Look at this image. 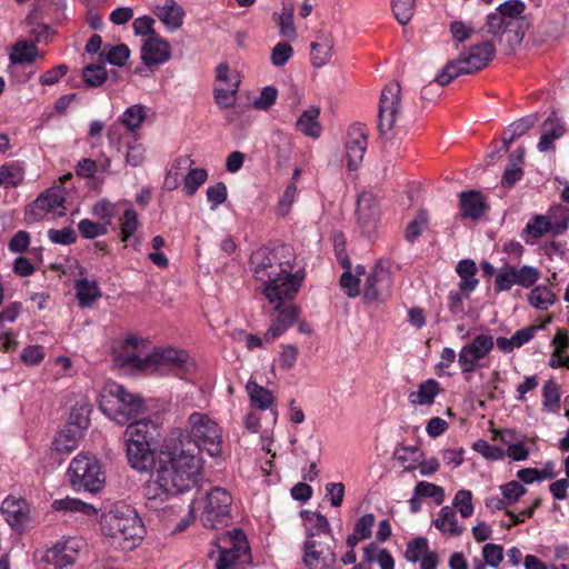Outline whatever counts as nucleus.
<instances>
[{
  "instance_id": "f257e3e1",
  "label": "nucleus",
  "mask_w": 569,
  "mask_h": 569,
  "mask_svg": "<svg viewBox=\"0 0 569 569\" xmlns=\"http://www.w3.org/2000/svg\"><path fill=\"white\" fill-rule=\"evenodd\" d=\"M203 459L197 446L184 439L178 429L171 433L161 452L158 467L143 486L150 507L164 501L170 495L190 491L202 477Z\"/></svg>"
},
{
  "instance_id": "f03ea898",
  "label": "nucleus",
  "mask_w": 569,
  "mask_h": 569,
  "mask_svg": "<svg viewBox=\"0 0 569 569\" xmlns=\"http://www.w3.org/2000/svg\"><path fill=\"white\" fill-rule=\"evenodd\" d=\"M296 260L295 249L287 243L261 247L250 257L253 277L263 283V295L276 309L292 301L301 288L305 271L295 270Z\"/></svg>"
},
{
  "instance_id": "7ed1b4c3",
  "label": "nucleus",
  "mask_w": 569,
  "mask_h": 569,
  "mask_svg": "<svg viewBox=\"0 0 569 569\" xmlns=\"http://www.w3.org/2000/svg\"><path fill=\"white\" fill-rule=\"evenodd\" d=\"M101 532L110 547L131 551L143 540L146 528L132 507L114 505L101 518Z\"/></svg>"
},
{
  "instance_id": "20e7f679",
  "label": "nucleus",
  "mask_w": 569,
  "mask_h": 569,
  "mask_svg": "<svg viewBox=\"0 0 569 569\" xmlns=\"http://www.w3.org/2000/svg\"><path fill=\"white\" fill-rule=\"evenodd\" d=\"M525 10L526 4L522 1L508 0L487 16L483 29L506 52L512 51L522 42L527 28Z\"/></svg>"
},
{
  "instance_id": "39448f33",
  "label": "nucleus",
  "mask_w": 569,
  "mask_h": 569,
  "mask_svg": "<svg viewBox=\"0 0 569 569\" xmlns=\"http://www.w3.org/2000/svg\"><path fill=\"white\" fill-rule=\"evenodd\" d=\"M495 53L496 49L491 40L471 46L467 52L461 53L457 59L446 64L436 77V82L446 86L459 76L475 73L487 67L493 59Z\"/></svg>"
},
{
  "instance_id": "423d86ee",
  "label": "nucleus",
  "mask_w": 569,
  "mask_h": 569,
  "mask_svg": "<svg viewBox=\"0 0 569 569\" xmlns=\"http://www.w3.org/2000/svg\"><path fill=\"white\" fill-rule=\"evenodd\" d=\"M184 439L197 446L199 453L204 450L211 457L220 456L222 451V430L207 413L192 412L187 420V430H181Z\"/></svg>"
},
{
  "instance_id": "0eeeda50",
  "label": "nucleus",
  "mask_w": 569,
  "mask_h": 569,
  "mask_svg": "<svg viewBox=\"0 0 569 569\" xmlns=\"http://www.w3.org/2000/svg\"><path fill=\"white\" fill-rule=\"evenodd\" d=\"M100 409L117 423L124 425L142 413L144 405L140 397L128 392L121 385L111 382L104 387Z\"/></svg>"
},
{
  "instance_id": "6e6552de",
  "label": "nucleus",
  "mask_w": 569,
  "mask_h": 569,
  "mask_svg": "<svg viewBox=\"0 0 569 569\" xmlns=\"http://www.w3.org/2000/svg\"><path fill=\"white\" fill-rule=\"evenodd\" d=\"M68 477L74 489H83L89 492H99L106 483V473L101 462L94 456L84 453H79L71 460Z\"/></svg>"
},
{
  "instance_id": "1a4fd4ad",
  "label": "nucleus",
  "mask_w": 569,
  "mask_h": 569,
  "mask_svg": "<svg viewBox=\"0 0 569 569\" xmlns=\"http://www.w3.org/2000/svg\"><path fill=\"white\" fill-rule=\"evenodd\" d=\"M192 368L193 363L183 350L173 348L157 349L144 357L143 371L148 373L174 375L182 378Z\"/></svg>"
},
{
  "instance_id": "9d476101",
  "label": "nucleus",
  "mask_w": 569,
  "mask_h": 569,
  "mask_svg": "<svg viewBox=\"0 0 569 569\" xmlns=\"http://www.w3.org/2000/svg\"><path fill=\"white\" fill-rule=\"evenodd\" d=\"M569 226V212L561 206L552 208L548 214H536L526 224L522 239L527 243L551 232L553 236L562 234Z\"/></svg>"
},
{
  "instance_id": "9b49d317",
  "label": "nucleus",
  "mask_w": 569,
  "mask_h": 569,
  "mask_svg": "<svg viewBox=\"0 0 569 569\" xmlns=\"http://www.w3.org/2000/svg\"><path fill=\"white\" fill-rule=\"evenodd\" d=\"M201 505L200 520L206 528L213 529L228 523L232 497L226 489L220 487L211 489L201 500Z\"/></svg>"
},
{
  "instance_id": "f8f14e48",
  "label": "nucleus",
  "mask_w": 569,
  "mask_h": 569,
  "mask_svg": "<svg viewBox=\"0 0 569 569\" xmlns=\"http://www.w3.org/2000/svg\"><path fill=\"white\" fill-rule=\"evenodd\" d=\"M220 555L216 563L217 569H233L237 563L249 559V546L246 536L240 529H233L219 539Z\"/></svg>"
},
{
  "instance_id": "ddd939ff",
  "label": "nucleus",
  "mask_w": 569,
  "mask_h": 569,
  "mask_svg": "<svg viewBox=\"0 0 569 569\" xmlns=\"http://www.w3.org/2000/svg\"><path fill=\"white\" fill-rule=\"evenodd\" d=\"M240 83V74L231 70L227 63H219L217 66L213 98L221 110L231 109L236 106Z\"/></svg>"
},
{
  "instance_id": "4468645a",
  "label": "nucleus",
  "mask_w": 569,
  "mask_h": 569,
  "mask_svg": "<svg viewBox=\"0 0 569 569\" xmlns=\"http://www.w3.org/2000/svg\"><path fill=\"white\" fill-rule=\"evenodd\" d=\"M66 192L61 187H52L40 194L26 211L29 222L40 221L43 218L61 217L64 214Z\"/></svg>"
},
{
  "instance_id": "2eb2a0df",
  "label": "nucleus",
  "mask_w": 569,
  "mask_h": 569,
  "mask_svg": "<svg viewBox=\"0 0 569 569\" xmlns=\"http://www.w3.org/2000/svg\"><path fill=\"white\" fill-rule=\"evenodd\" d=\"M540 279V270L525 264L520 268L505 263L496 274L495 290L497 292L509 291L515 284L522 288H531Z\"/></svg>"
},
{
  "instance_id": "dca6fc26",
  "label": "nucleus",
  "mask_w": 569,
  "mask_h": 569,
  "mask_svg": "<svg viewBox=\"0 0 569 569\" xmlns=\"http://www.w3.org/2000/svg\"><path fill=\"white\" fill-rule=\"evenodd\" d=\"M495 347L491 336L477 335L469 343L465 345L458 353V363L463 375L471 373L482 367V361Z\"/></svg>"
},
{
  "instance_id": "f3484780",
  "label": "nucleus",
  "mask_w": 569,
  "mask_h": 569,
  "mask_svg": "<svg viewBox=\"0 0 569 569\" xmlns=\"http://www.w3.org/2000/svg\"><path fill=\"white\" fill-rule=\"evenodd\" d=\"M140 59L143 66L138 67L136 73L148 77L149 71H152L154 67L164 64L171 59V46L159 34L149 37L142 41Z\"/></svg>"
},
{
  "instance_id": "a211bd4d",
  "label": "nucleus",
  "mask_w": 569,
  "mask_h": 569,
  "mask_svg": "<svg viewBox=\"0 0 569 569\" xmlns=\"http://www.w3.org/2000/svg\"><path fill=\"white\" fill-rule=\"evenodd\" d=\"M81 412L70 416V421L61 429L53 442L54 449L60 453H70L79 446L84 430L89 426V410L81 408Z\"/></svg>"
},
{
  "instance_id": "6ab92c4d",
  "label": "nucleus",
  "mask_w": 569,
  "mask_h": 569,
  "mask_svg": "<svg viewBox=\"0 0 569 569\" xmlns=\"http://www.w3.org/2000/svg\"><path fill=\"white\" fill-rule=\"evenodd\" d=\"M335 543L327 540H305L302 546V562L308 569H335L337 556Z\"/></svg>"
},
{
  "instance_id": "aec40b11",
  "label": "nucleus",
  "mask_w": 569,
  "mask_h": 569,
  "mask_svg": "<svg viewBox=\"0 0 569 569\" xmlns=\"http://www.w3.org/2000/svg\"><path fill=\"white\" fill-rule=\"evenodd\" d=\"M400 84L390 82L381 92L379 103V131L387 134L392 130L400 114Z\"/></svg>"
},
{
  "instance_id": "412c9836",
  "label": "nucleus",
  "mask_w": 569,
  "mask_h": 569,
  "mask_svg": "<svg viewBox=\"0 0 569 569\" xmlns=\"http://www.w3.org/2000/svg\"><path fill=\"white\" fill-rule=\"evenodd\" d=\"M146 341L129 336L113 347L112 356L116 363L121 367L143 371Z\"/></svg>"
},
{
  "instance_id": "4be33fe9",
  "label": "nucleus",
  "mask_w": 569,
  "mask_h": 569,
  "mask_svg": "<svg viewBox=\"0 0 569 569\" xmlns=\"http://www.w3.org/2000/svg\"><path fill=\"white\" fill-rule=\"evenodd\" d=\"M391 288L390 270L381 263H377L367 277L363 287V298L367 302H383L390 297Z\"/></svg>"
},
{
  "instance_id": "5701e85b",
  "label": "nucleus",
  "mask_w": 569,
  "mask_h": 569,
  "mask_svg": "<svg viewBox=\"0 0 569 569\" xmlns=\"http://www.w3.org/2000/svg\"><path fill=\"white\" fill-rule=\"evenodd\" d=\"M368 146V136L365 126L352 124L347 134L346 157L349 170H357L362 163Z\"/></svg>"
},
{
  "instance_id": "b1692460",
  "label": "nucleus",
  "mask_w": 569,
  "mask_h": 569,
  "mask_svg": "<svg viewBox=\"0 0 569 569\" xmlns=\"http://www.w3.org/2000/svg\"><path fill=\"white\" fill-rule=\"evenodd\" d=\"M80 541L76 538H68L58 541L43 555V561L54 569H64L72 566L78 557Z\"/></svg>"
},
{
  "instance_id": "393cba45",
  "label": "nucleus",
  "mask_w": 569,
  "mask_h": 569,
  "mask_svg": "<svg viewBox=\"0 0 569 569\" xmlns=\"http://www.w3.org/2000/svg\"><path fill=\"white\" fill-rule=\"evenodd\" d=\"M278 315L272 319V323L264 333V340L272 342L280 336H282L297 320L300 310L297 306L292 305L291 301H284V303L276 309Z\"/></svg>"
},
{
  "instance_id": "a878e982",
  "label": "nucleus",
  "mask_w": 569,
  "mask_h": 569,
  "mask_svg": "<svg viewBox=\"0 0 569 569\" xmlns=\"http://www.w3.org/2000/svg\"><path fill=\"white\" fill-rule=\"evenodd\" d=\"M1 511L7 522L17 530L23 529L29 522V505L22 498L7 497L2 501Z\"/></svg>"
},
{
  "instance_id": "bb28decb",
  "label": "nucleus",
  "mask_w": 569,
  "mask_h": 569,
  "mask_svg": "<svg viewBox=\"0 0 569 569\" xmlns=\"http://www.w3.org/2000/svg\"><path fill=\"white\" fill-rule=\"evenodd\" d=\"M127 457L130 466L140 471L151 470L156 463V455L150 443L141 441H127Z\"/></svg>"
},
{
  "instance_id": "cd10ccee",
  "label": "nucleus",
  "mask_w": 569,
  "mask_h": 569,
  "mask_svg": "<svg viewBox=\"0 0 569 569\" xmlns=\"http://www.w3.org/2000/svg\"><path fill=\"white\" fill-rule=\"evenodd\" d=\"M124 436L127 441L152 445L160 436L159 426L150 419L137 420L128 425Z\"/></svg>"
},
{
  "instance_id": "c85d7f7f",
  "label": "nucleus",
  "mask_w": 569,
  "mask_h": 569,
  "mask_svg": "<svg viewBox=\"0 0 569 569\" xmlns=\"http://www.w3.org/2000/svg\"><path fill=\"white\" fill-rule=\"evenodd\" d=\"M153 13L169 31H176L183 24L184 10L176 0H166L153 9Z\"/></svg>"
},
{
  "instance_id": "c756f323",
  "label": "nucleus",
  "mask_w": 569,
  "mask_h": 569,
  "mask_svg": "<svg viewBox=\"0 0 569 569\" xmlns=\"http://www.w3.org/2000/svg\"><path fill=\"white\" fill-rule=\"evenodd\" d=\"M333 37L325 31H319L316 41L311 43L310 60L315 68H321L327 64L333 50Z\"/></svg>"
},
{
  "instance_id": "7c9ffc66",
  "label": "nucleus",
  "mask_w": 569,
  "mask_h": 569,
  "mask_svg": "<svg viewBox=\"0 0 569 569\" xmlns=\"http://www.w3.org/2000/svg\"><path fill=\"white\" fill-rule=\"evenodd\" d=\"M565 133L563 123L556 117L547 118L541 126V137L538 149L546 152L555 149V141Z\"/></svg>"
},
{
  "instance_id": "2f4dec72",
  "label": "nucleus",
  "mask_w": 569,
  "mask_h": 569,
  "mask_svg": "<svg viewBox=\"0 0 569 569\" xmlns=\"http://www.w3.org/2000/svg\"><path fill=\"white\" fill-rule=\"evenodd\" d=\"M437 530L452 537L461 536L465 531L463 526L458 523L456 511L450 506L440 509L438 517L433 520Z\"/></svg>"
},
{
  "instance_id": "473e14b6",
  "label": "nucleus",
  "mask_w": 569,
  "mask_h": 569,
  "mask_svg": "<svg viewBox=\"0 0 569 569\" xmlns=\"http://www.w3.org/2000/svg\"><path fill=\"white\" fill-rule=\"evenodd\" d=\"M460 209L462 218L478 219L486 209L481 193L473 190L461 192Z\"/></svg>"
},
{
  "instance_id": "72a5a7b5",
  "label": "nucleus",
  "mask_w": 569,
  "mask_h": 569,
  "mask_svg": "<svg viewBox=\"0 0 569 569\" xmlns=\"http://www.w3.org/2000/svg\"><path fill=\"white\" fill-rule=\"evenodd\" d=\"M320 110L317 107H309L305 110L296 122V128L307 137L317 139L320 137L322 128L318 121Z\"/></svg>"
},
{
  "instance_id": "f704fd0d",
  "label": "nucleus",
  "mask_w": 569,
  "mask_h": 569,
  "mask_svg": "<svg viewBox=\"0 0 569 569\" xmlns=\"http://www.w3.org/2000/svg\"><path fill=\"white\" fill-rule=\"evenodd\" d=\"M246 390L252 407L260 410H267L271 408L274 398L270 390L252 380L247 382Z\"/></svg>"
},
{
  "instance_id": "c9c22d12",
  "label": "nucleus",
  "mask_w": 569,
  "mask_h": 569,
  "mask_svg": "<svg viewBox=\"0 0 569 569\" xmlns=\"http://www.w3.org/2000/svg\"><path fill=\"white\" fill-rule=\"evenodd\" d=\"M440 392V385L435 379H429L418 386L417 391L409 395V401L412 405L425 406L431 405L436 396Z\"/></svg>"
},
{
  "instance_id": "e433bc0d",
  "label": "nucleus",
  "mask_w": 569,
  "mask_h": 569,
  "mask_svg": "<svg viewBox=\"0 0 569 569\" xmlns=\"http://www.w3.org/2000/svg\"><path fill=\"white\" fill-rule=\"evenodd\" d=\"M557 301L556 293L547 286H536L528 295V303L538 310L547 311Z\"/></svg>"
},
{
  "instance_id": "4c0bfd02",
  "label": "nucleus",
  "mask_w": 569,
  "mask_h": 569,
  "mask_svg": "<svg viewBox=\"0 0 569 569\" xmlns=\"http://www.w3.org/2000/svg\"><path fill=\"white\" fill-rule=\"evenodd\" d=\"M77 299L81 307H90L98 298L101 297V291L96 281H90L87 278H81L74 284Z\"/></svg>"
},
{
  "instance_id": "58836bf2",
  "label": "nucleus",
  "mask_w": 569,
  "mask_h": 569,
  "mask_svg": "<svg viewBox=\"0 0 569 569\" xmlns=\"http://www.w3.org/2000/svg\"><path fill=\"white\" fill-rule=\"evenodd\" d=\"M457 273L460 277L459 288L465 291H475L478 287L479 280L476 278L477 266L473 260H461L457 266Z\"/></svg>"
},
{
  "instance_id": "ea45409f",
  "label": "nucleus",
  "mask_w": 569,
  "mask_h": 569,
  "mask_svg": "<svg viewBox=\"0 0 569 569\" xmlns=\"http://www.w3.org/2000/svg\"><path fill=\"white\" fill-rule=\"evenodd\" d=\"M535 124V118L525 117L512 122L502 134V148L507 151L510 144L518 138L522 137Z\"/></svg>"
},
{
  "instance_id": "a19ab883",
  "label": "nucleus",
  "mask_w": 569,
  "mask_h": 569,
  "mask_svg": "<svg viewBox=\"0 0 569 569\" xmlns=\"http://www.w3.org/2000/svg\"><path fill=\"white\" fill-rule=\"evenodd\" d=\"M328 538L333 541L328 519L323 515L313 517V521L306 528V540H326Z\"/></svg>"
},
{
  "instance_id": "79ce46f5",
  "label": "nucleus",
  "mask_w": 569,
  "mask_h": 569,
  "mask_svg": "<svg viewBox=\"0 0 569 569\" xmlns=\"http://www.w3.org/2000/svg\"><path fill=\"white\" fill-rule=\"evenodd\" d=\"M52 509L58 511L80 512L87 516H93L97 513V509L92 505L69 497L54 500L52 502Z\"/></svg>"
},
{
  "instance_id": "37998d69",
  "label": "nucleus",
  "mask_w": 569,
  "mask_h": 569,
  "mask_svg": "<svg viewBox=\"0 0 569 569\" xmlns=\"http://www.w3.org/2000/svg\"><path fill=\"white\" fill-rule=\"evenodd\" d=\"M146 118V108L142 104H133L124 110L120 120L129 131L134 132L141 128Z\"/></svg>"
},
{
  "instance_id": "c03bdc74",
  "label": "nucleus",
  "mask_w": 569,
  "mask_h": 569,
  "mask_svg": "<svg viewBox=\"0 0 569 569\" xmlns=\"http://www.w3.org/2000/svg\"><path fill=\"white\" fill-rule=\"evenodd\" d=\"M415 496L421 498H431L437 506L442 505L446 499L445 490L442 487L427 481H419L416 485Z\"/></svg>"
},
{
  "instance_id": "a18cd8bd",
  "label": "nucleus",
  "mask_w": 569,
  "mask_h": 569,
  "mask_svg": "<svg viewBox=\"0 0 569 569\" xmlns=\"http://www.w3.org/2000/svg\"><path fill=\"white\" fill-rule=\"evenodd\" d=\"M37 56V47L32 42L19 41L11 54L10 60L12 63L33 62Z\"/></svg>"
},
{
  "instance_id": "49530a36",
  "label": "nucleus",
  "mask_w": 569,
  "mask_h": 569,
  "mask_svg": "<svg viewBox=\"0 0 569 569\" xmlns=\"http://www.w3.org/2000/svg\"><path fill=\"white\" fill-rule=\"evenodd\" d=\"M430 551L427 538L419 537L407 543L405 557L409 562H419Z\"/></svg>"
},
{
  "instance_id": "de8ad7c7",
  "label": "nucleus",
  "mask_w": 569,
  "mask_h": 569,
  "mask_svg": "<svg viewBox=\"0 0 569 569\" xmlns=\"http://www.w3.org/2000/svg\"><path fill=\"white\" fill-rule=\"evenodd\" d=\"M452 506L459 510L462 518H470L475 512L472 492L467 489L458 490L453 498Z\"/></svg>"
},
{
  "instance_id": "09e8293b",
  "label": "nucleus",
  "mask_w": 569,
  "mask_h": 569,
  "mask_svg": "<svg viewBox=\"0 0 569 569\" xmlns=\"http://www.w3.org/2000/svg\"><path fill=\"white\" fill-rule=\"evenodd\" d=\"M119 221L121 240L126 242L139 227L138 214L134 210L127 209Z\"/></svg>"
},
{
  "instance_id": "8fccbe9b",
  "label": "nucleus",
  "mask_w": 569,
  "mask_h": 569,
  "mask_svg": "<svg viewBox=\"0 0 569 569\" xmlns=\"http://www.w3.org/2000/svg\"><path fill=\"white\" fill-rule=\"evenodd\" d=\"M101 56L111 64L122 67L130 57V50L128 46L121 43L109 49H104Z\"/></svg>"
},
{
  "instance_id": "3c124183",
  "label": "nucleus",
  "mask_w": 569,
  "mask_h": 569,
  "mask_svg": "<svg viewBox=\"0 0 569 569\" xmlns=\"http://www.w3.org/2000/svg\"><path fill=\"white\" fill-rule=\"evenodd\" d=\"M208 178L207 170L202 168L191 169L184 178V191L188 196H193Z\"/></svg>"
},
{
  "instance_id": "603ef678",
  "label": "nucleus",
  "mask_w": 569,
  "mask_h": 569,
  "mask_svg": "<svg viewBox=\"0 0 569 569\" xmlns=\"http://www.w3.org/2000/svg\"><path fill=\"white\" fill-rule=\"evenodd\" d=\"M357 212L360 219L368 221L378 216V207L371 193H362L358 198Z\"/></svg>"
},
{
  "instance_id": "864d4df0",
  "label": "nucleus",
  "mask_w": 569,
  "mask_h": 569,
  "mask_svg": "<svg viewBox=\"0 0 569 569\" xmlns=\"http://www.w3.org/2000/svg\"><path fill=\"white\" fill-rule=\"evenodd\" d=\"M428 214L425 210H420L417 216L411 220L406 229L405 237L409 242H413L427 228Z\"/></svg>"
},
{
  "instance_id": "5fc2aeb1",
  "label": "nucleus",
  "mask_w": 569,
  "mask_h": 569,
  "mask_svg": "<svg viewBox=\"0 0 569 569\" xmlns=\"http://www.w3.org/2000/svg\"><path fill=\"white\" fill-rule=\"evenodd\" d=\"M543 407L548 411H556L560 406L559 386L555 381H548L542 388Z\"/></svg>"
},
{
  "instance_id": "6e6d98bb",
  "label": "nucleus",
  "mask_w": 569,
  "mask_h": 569,
  "mask_svg": "<svg viewBox=\"0 0 569 569\" xmlns=\"http://www.w3.org/2000/svg\"><path fill=\"white\" fill-rule=\"evenodd\" d=\"M23 179L22 171L13 164L0 167V186L6 188L17 187Z\"/></svg>"
},
{
  "instance_id": "4d7b16f0",
  "label": "nucleus",
  "mask_w": 569,
  "mask_h": 569,
  "mask_svg": "<svg viewBox=\"0 0 569 569\" xmlns=\"http://www.w3.org/2000/svg\"><path fill=\"white\" fill-rule=\"evenodd\" d=\"M392 10L400 24H407L415 12V0H392Z\"/></svg>"
},
{
  "instance_id": "13d9d810",
  "label": "nucleus",
  "mask_w": 569,
  "mask_h": 569,
  "mask_svg": "<svg viewBox=\"0 0 569 569\" xmlns=\"http://www.w3.org/2000/svg\"><path fill=\"white\" fill-rule=\"evenodd\" d=\"M280 34L289 40L297 39V30L293 24V8L284 7L279 18Z\"/></svg>"
},
{
  "instance_id": "bf43d9fd",
  "label": "nucleus",
  "mask_w": 569,
  "mask_h": 569,
  "mask_svg": "<svg viewBox=\"0 0 569 569\" xmlns=\"http://www.w3.org/2000/svg\"><path fill=\"white\" fill-rule=\"evenodd\" d=\"M83 80L89 87L101 86L107 80V72L101 64H89L82 71Z\"/></svg>"
},
{
  "instance_id": "052dcab7",
  "label": "nucleus",
  "mask_w": 569,
  "mask_h": 569,
  "mask_svg": "<svg viewBox=\"0 0 569 569\" xmlns=\"http://www.w3.org/2000/svg\"><path fill=\"white\" fill-rule=\"evenodd\" d=\"M342 266L347 270L342 273V276L340 278V286L342 287V289L346 290V292L349 297H352V298L357 297L359 295V283H360L359 277L353 276L350 272V270H349L350 263L348 260L342 261Z\"/></svg>"
},
{
  "instance_id": "680f3d73",
  "label": "nucleus",
  "mask_w": 569,
  "mask_h": 569,
  "mask_svg": "<svg viewBox=\"0 0 569 569\" xmlns=\"http://www.w3.org/2000/svg\"><path fill=\"white\" fill-rule=\"evenodd\" d=\"M277 97H278L277 88H274L272 86L264 87L260 91L259 97H257L253 100L252 107L258 110H268L271 108V106L274 104Z\"/></svg>"
},
{
  "instance_id": "e2e57ef3",
  "label": "nucleus",
  "mask_w": 569,
  "mask_h": 569,
  "mask_svg": "<svg viewBox=\"0 0 569 569\" xmlns=\"http://www.w3.org/2000/svg\"><path fill=\"white\" fill-rule=\"evenodd\" d=\"M500 490L508 506L516 503L526 493V488L518 481L502 485Z\"/></svg>"
},
{
  "instance_id": "0e129e2a",
  "label": "nucleus",
  "mask_w": 569,
  "mask_h": 569,
  "mask_svg": "<svg viewBox=\"0 0 569 569\" xmlns=\"http://www.w3.org/2000/svg\"><path fill=\"white\" fill-rule=\"evenodd\" d=\"M482 557L486 563L497 568L503 560V548L496 543H486L482 548Z\"/></svg>"
},
{
  "instance_id": "69168bd1",
  "label": "nucleus",
  "mask_w": 569,
  "mask_h": 569,
  "mask_svg": "<svg viewBox=\"0 0 569 569\" xmlns=\"http://www.w3.org/2000/svg\"><path fill=\"white\" fill-rule=\"evenodd\" d=\"M293 54V49L288 42H279L271 52V62L276 67L284 66Z\"/></svg>"
},
{
  "instance_id": "338daca9",
  "label": "nucleus",
  "mask_w": 569,
  "mask_h": 569,
  "mask_svg": "<svg viewBox=\"0 0 569 569\" xmlns=\"http://www.w3.org/2000/svg\"><path fill=\"white\" fill-rule=\"evenodd\" d=\"M228 197L227 186L223 182H217L207 189V199L211 203V209L214 210L218 206L222 204Z\"/></svg>"
},
{
  "instance_id": "774afa93",
  "label": "nucleus",
  "mask_w": 569,
  "mask_h": 569,
  "mask_svg": "<svg viewBox=\"0 0 569 569\" xmlns=\"http://www.w3.org/2000/svg\"><path fill=\"white\" fill-rule=\"evenodd\" d=\"M473 449L482 455L486 459L501 460L505 457V452L501 448L490 445L486 440H478L473 443Z\"/></svg>"
}]
</instances>
